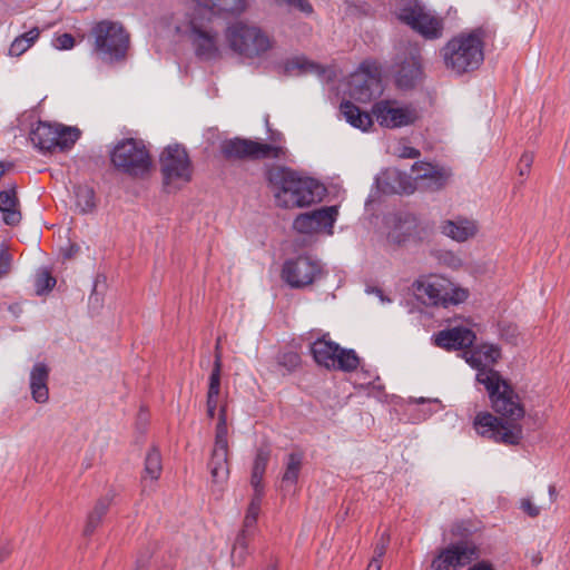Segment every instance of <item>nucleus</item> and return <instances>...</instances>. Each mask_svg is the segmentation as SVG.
<instances>
[{
	"instance_id": "nucleus-1",
	"label": "nucleus",
	"mask_w": 570,
	"mask_h": 570,
	"mask_svg": "<svg viewBox=\"0 0 570 570\" xmlns=\"http://www.w3.org/2000/svg\"><path fill=\"white\" fill-rule=\"evenodd\" d=\"M266 179L275 203L282 208L306 207L321 199L324 191L315 179L303 177L285 166H272Z\"/></svg>"
},
{
	"instance_id": "nucleus-2",
	"label": "nucleus",
	"mask_w": 570,
	"mask_h": 570,
	"mask_svg": "<svg viewBox=\"0 0 570 570\" xmlns=\"http://www.w3.org/2000/svg\"><path fill=\"white\" fill-rule=\"evenodd\" d=\"M483 48V32L481 30H473L453 37L441 49L444 66L455 75L474 71L484 60Z\"/></svg>"
},
{
	"instance_id": "nucleus-3",
	"label": "nucleus",
	"mask_w": 570,
	"mask_h": 570,
	"mask_svg": "<svg viewBox=\"0 0 570 570\" xmlns=\"http://www.w3.org/2000/svg\"><path fill=\"white\" fill-rule=\"evenodd\" d=\"M476 381L489 392L495 413L501 415L502 420L505 419V423L518 424L517 422L524 415V409L519 396L500 373L493 368H481L476 374Z\"/></svg>"
},
{
	"instance_id": "nucleus-4",
	"label": "nucleus",
	"mask_w": 570,
	"mask_h": 570,
	"mask_svg": "<svg viewBox=\"0 0 570 570\" xmlns=\"http://www.w3.org/2000/svg\"><path fill=\"white\" fill-rule=\"evenodd\" d=\"M110 160L114 167L135 179H145L153 168V160L145 142L135 138H126L116 144Z\"/></svg>"
},
{
	"instance_id": "nucleus-5",
	"label": "nucleus",
	"mask_w": 570,
	"mask_h": 570,
	"mask_svg": "<svg viewBox=\"0 0 570 570\" xmlns=\"http://www.w3.org/2000/svg\"><path fill=\"white\" fill-rule=\"evenodd\" d=\"M94 53L106 63L124 61L129 49V33L119 22L104 20L91 29Z\"/></svg>"
},
{
	"instance_id": "nucleus-6",
	"label": "nucleus",
	"mask_w": 570,
	"mask_h": 570,
	"mask_svg": "<svg viewBox=\"0 0 570 570\" xmlns=\"http://www.w3.org/2000/svg\"><path fill=\"white\" fill-rule=\"evenodd\" d=\"M225 38L228 47L244 58H258L267 52L273 42L258 27L237 21L227 27Z\"/></svg>"
},
{
	"instance_id": "nucleus-7",
	"label": "nucleus",
	"mask_w": 570,
	"mask_h": 570,
	"mask_svg": "<svg viewBox=\"0 0 570 570\" xmlns=\"http://www.w3.org/2000/svg\"><path fill=\"white\" fill-rule=\"evenodd\" d=\"M163 183L168 193L181 188L193 177V166L186 149L178 145L166 147L159 158Z\"/></svg>"
},
{
	"instance_id": "nucleus-8",
	"label": "nucleus",
	"mask_w": 570,
	"mask_h": 570,
	"mask_svg": "<svg viewBox=\"0 0 570 570\" xmlns=\"http://www.w3.org/2000/svg\"><path fill=\"white\" fill-rule=\"evenodd\" d=\"M414 293L425 305L459 304L468 298V291L455 287L449 279L431 276L414 284Z\"/></svg>"
},
{
	"instance_id": "nucleus-9",
	"label": "nucleus",
	"mask_w": 570,
	"mask_h": 570,
	"mask_svg": "<svg viewBox=\"0 0 570 570\" xmlns=\"http://www.w3.org/2000/svg\"><path fill=\"white\" fill-rule=\"evenodd\" d=\"M311 353L314 361L327 370L352 372L360 365V358L354 350L343 348L326 336L311 344Z\"/></svg>"
},
{
	"instance_id": "nucleus-10",
	"label": "nucleus",
	"mask_w": 570,
	"mask_h": 570,
	"mask_svg": "<svg viewBox=\"0 0 570 570\" xmlns=\"http://www.w3.org/2000/svg\"><path fill=\"white\" fill-rule=\"evenodd\" d=\"M399 19L425 39H439L443 33V20L417 0H405L399 9Z\"/></svg>"
},
{
	"instance_id": "nucleus-11",
	"label": "nucleus",
	"mask_w": 570,
	"mask_h": 570,
	"mask_svg": "<svg viewBox=\"0 0 570 570\" xmlns=\"http://www.w3.org/2000/svg\"><path fill=\"white\" fill-rule=\"evenodd\" d=\"M481 557L480 546L469 537L439 550L431 562L432 570H459Z\"/></svg>"
},
{
	"instance_id": "nucleus-12",
	"label": "nucleus",
	"mask_w": 570,
	"mask_h": 570,
	"mask_svg": "<svg viewBox=\"0 0 570 570\" xmlns=\"http://www.w3.org/2000/svg\"><path fill=\"white\" fill-rule=\"evenodd\" d=\"M481 557L480 546L469 537L439 550L431 562L432 570H459Z\"/></svg>"
},
{
	"instance_id": "nucleus-13",
	"label": "nucleus",
	"mask_w": 570,
	"mask_h": 570,
	"mask_svg": "<svg viewBox=\"0 0 570 570\" xmlns=\"http://www.w3.org/2000/svg\"><path fill=\"white\" fill-rule=\"evenodd\" d=\"M80 137V131L75 127L51 125L39 121L30 132V140L42 151L70 149Z\"/></svg>"
},
{
	"instance_id": "nucleus-14",
	"label": "nucleus",
	"mask_w": 570,
	"mask_h": 570,
	"mask_svg": "<svg viewBox=\"0 0 570 570\" xmlns=\"http://www.w3.org/2000/svg\"><path fill=\"white\" fill-rule=\"evenodd\" d=\"M188 38L195 55L203 61H213L222 57L220 39L217 31L204 23L195 12L189 21Z\"/></svg>"
},
{
	"instance_id": "nucleus-15",
	"label": "nucleus",
	"mask_w": 570,
	"mask_h": 570,
	"mask_svg": "<svg viewBox=\"0 0 570 570\" xmlns=\"http://www.w3.org/2000/svg\"><path fill=\"white\" fill-rule=\"evenodd\" d=\"M322 276L321 263L305 255L287 259L282 268V278L292 288L309 286Z\"/></svg>"
},
{
	"instance_id": "nucleus-16",
	"label": "nucleus",
	"mask_w": 570,
	"mask_h": 570,
	"mask_svg": "<svg viewBox=\"0 0 570 570\" xmlns=\"http://www.w3.org/2000/svg\"><path fill=\"white\" fill-rule=\"evenodd\" d=\"M474 428L480 435L508 445L519 444L522 439L520 424L504 423L489 412H480L475 416Z\"/></svg>"
},
{
	"instance_id": "nucleus-17",
	"label": "nucleus",
	"mask_w": 570,
	"mask_h": 570,
	"mask_svg": "<svg viewBox=\"0 0 570 570\" xmlns=\"http://www.w3.org/2000/svg\"><path fill=\"white\" fill-rule=\"evenodd\" d=\"M350 96L360 101L368 102L382 94L381 73L374 63L363 62L360 68L351 75Z\"/></svg>"
},
{
	"instance_id": "nucleus-18",
	"label": "nucleus",
	"mask_w": 570,
	"mask_h": 570,
	"mask_svg": "<svg viewBox=\"0 0 570 570\" xmlns=\"http://www.w3.org/2000/svg\"><path fill=\"white\" fill-rule=\"evenodd\" d=\"M376 121L386 128H400L414 124L419 111L411 105H400L395 100H380L372 107Z\"/></svg>"
},
{
	"instance_id": "nucleus-19",
	"label": "nucleus",
	"mask_w": 570,
	"mask_h": 570,
	"mask_svg": "<svg viewBox=\"0 0 570 570\" xmlns=\"http://www.w3.org/2000/svg\"><path fill=\"white\" fill-rule=\"evenodd\" d=\"M336 216V206L322 207L308 213L299 214L295 218L293 227L302 234H315L322 230H327L328 234H332Z\"/></svg>"
},
{
	"instance_id": "nucleus-20",
	"label": "nucleus",
	"mask_w": 570,
	"mask_h": 570,
	"mask_svg": "<svg viewBox=\"0 0 570 570\" xmlns=\"http://www.w3.org/2000/svg\"><path fill=\"white\" fill-rule=\"evenodd\" d=\"M422 77L420 49L411 46L407 56L400 58L399 69L395 76V82L401 89L413 88Z\"/></svg>"
},
{
	"instance_id": "nucleus-21",
	"label": "nucleus",
	"mask_w": 570,
	"mask_h": 570,
	"mask_svg": "<svg viewBox=\"0 0 570 570\" xmlns=\"http://www.w3.org/2000/svg\"><path fill=\"white\" fill-rule=\"evenodd\" d=\"M412 174L415 186L431 191L443 188L449 178V173L444 168L429 163H415L412 166Z\"/></svg>"
},
{
	"instance_id": "nucleus-22",
	"label": "nucleus",
	"mask_w": 570,
	"mask_h": 570,
	"mask_svg": "<svg viewBox=\"0 0 570 570\" xmlns=\"http://www.w3.org/2000/svg\"><path fill=\"white\" fill-rule=\"evenodd\" d=\"M199 14L209 16H240L248 6L249 0H191Z\"/></svg>"
},
{
	"instance_id": "nucleus-23",
	"label": "nucleus",
	"mask_w": 570,
	"mask_h": 570,
	"mask_svg": "<svg viewBox=\"0 0 570 570\" xmlns=\"http://www.w3.org/2000/svg\"><path fill=\"white\" fill-rule=\"evenodd\" d=\"M379 188L385 194H412L416 186L411 176L397 169H387L377 178Z\"/></svg>"
},
{
	"instance_id": "nucleus-24",
	"label": "nucleus",
	"mask_w": 570,
	"mask_h": 570,
	"mask_svg": "<svg viewBox=\"0 0 570 570\" xmlns=\"http://www.w3.org/2000/svg\"><path fill=\"white\" fill-rule=\"evenodd\" d=\"M475 334L465 327L444 330L434 335V343L445 350H463L473 344Z\"/></svg>"
},
{
	"instance_id": "nucleus-25",
	"label": "nucleus",
	"mask_w": 570,
	"mask_h": 570,
	"mask_svg": "<svg viewBox=\"0 0 570 570\" xmlns=\"http://www.w3.org/2000/svg\"><path fill=\"white\" fill-rule=\"evenodd\" d=\"M441 232L446 237L463 243L478 234L479 224L474 219L458 217L455 219L444 220L441 225Z\"/></svg>"
},
{
	"instance_id": "nucleus-26",
	"label": "nucleus",
	"mask_w": 570,
	"mask_h": 570,
	"mask_svg": "<svg viewBox=\"0 0 570 570\" xmlns=\"http://www.w3.org/2000/svg\"><path fill=\"white\" fill-rule=\"evenodd\" d=\"M212 483L223 485L229 476L228 448L214 446L208 462Z\"/></svg>"
},
{
	"instance_id": "nucleus-27",
	"label": "nucleus",
	"mask_w": 570,
	"mask_h": 570,
	"mask_svg": "<svg viewBox=\"0 0 570 570\" xmlns=\"http://www.w3.org/2000/svg\"><path fill=\"white\" fill-rule=\"evenodd\" d=\"M163 472L161 455L157 448L153 446L146 454L145 466L141 474L142 492L154 490V484Z\"/></svg>"
},
{
	"instance_id": "nucleus-28",
	"label": "nucleus",
	"mask_w": 570,
	"mask_h": 570,
	"mask_svg": "<svg viewBox=\"0 0 570 570\" xmlns=\"http://www.w3.org/2000/svg\"><path fill=\"white\" fill-rule=\"evenodd\" d=\"M49 368L43 363H37L30 372V390L37 403H46L49 399Z\"/></svg>"
},
{
	"instance_id": "nucleus-29",
	"label": "nucleus",
	"mask_w": 570,
	"mask_h": 570,
	"mask_svg": "<svg viewBox=\"0 0 570 570\" xmlns=\"http://www.w3.org/2000/svg\"><path fill=\"white\" fill-rule=\"evenodd\" d=\"M252 139L235 137L223 140L219 150L226 160H252Z\"/></svg>"
},
{
	"instance_id": "nucleus-30",
	"label": "nucleus",
	"mask_w": 570,
	"mask_h": 570,
	"mask_svg": "<svg viewBox=\"0 0 570 570\" xmlns=\"http://www.w3.org/2000/svg\"><path fill=\"white\" fill-rule=\"evenodd\" d=\"M16 186L0 191V212L7 225H17L21 220Z\"/></svg>"
},
{
	"instance_id": "nucleus-31",
	"label": "nucleus",
	"mask_w": 570,
	"mask_h": 570,
	"mask_svg": "<svg viewBox=\"0 0 570 570\" xmlns=\"http://www.w3.org/2000/svg\"><path fill=\"white\" fill-rule=\"evenodd\" d=\"M340 110L346 121L355 128L366 131L373 125L372 116L368 112L362 111L351 101H343Z\"/></svg>"
},
{
	"instance_id": "nucleus-32",
	"label": "nucleus",
	"mask_w": 570,
	"mask_h": 570,
	"mask_svg": "<svg viewBox=\"0 0 570 570\" xmlns=\"http://www.w3.org/2000/svg\"><path fill=\"white\" fill-rule=\"evenodd\" d=\"M288 150L283 145H273L271 142L253 140L252 160L283 159L286 158Z\"/></svg>"
},
{
	"instance_id": "nucleus-33",
	"label": "nucleus",
	"mask_w": 570,
	"mask_h": 570,
	"mask_svg": "<svg viewBox=\"0 0 570 570\" xmlns=\"http://www.w3.org/2000/svg\"><path fill=\"white\" fill-rule=\"evenodd\" d=\"M112 494H106L96 502L92 511L88 514L87 518L85 528L87 534L92 533L98 529L104 515L106 514L112 502Z\"/></svg>"
},
{
	"instance_id": "nucleus-34",
	"label": "nucleus",
	"mask_w": 570,
	"mask_h": 570,
	"mask_svg": "<svg viewBox=\"0 0 570 570\" xmlns=\"http://www.w3.org/2000/svg\"><path fill=\"white\" fill-rule=\"evenodd\" d=\"M303 464L302 453H289L287 455L285 471L282 478V488L289 489L296 484Z\"/></svg>"
},
{
	"instance_id": "nucleus-35",
	"label": "nucleus",
	"mask_w": 570,
	"mask_h": 570,
	"mask_svg": "<svg viewBox=\"0 0 570 570\" xmlns=\"http://www.w3.org/2000/svg\"><path fill=\"white\" fill-rule=\"evenodd\" d=\"M40 36L39 28L35 27L29 31L18 36L11 42L9 48V55L12 57H19L23 55L29 48L33 46Z\"/></svg>"
},
{
	"instance_id": "nucleus-36",
	"label": "nucleus",
	"mask_w": 570,
	"mask_h": 570,
	"mask_svg": "<svg viewBox=\"0 0 570 570\" xmlns=\"http://www.w3.org/2000/svg\"><path fill=\"white\" fill-rule=\"evenodd\" d=\"M415 226V218L406 215L404 218H400L395 227L389 233V239L394 244H402L413 234Z\"/></svg>"
},
{
	"instance_id": "nucleus-37",
	"label": "nucleus",
	"mask_w": 570,
	"mask_h": 570,
	"mask_svg": "<svg viewBox=\"0 0 570 570\" xmlns=\"http://www.w3.org/2000/svg\"><path fill=\"white\" fill-rule=\"evenodd\" d=\"M76 205L80 213L88 214L96 207L95 191L89 186H77L75 188Z\"/></svg>"
},
{
	"instance_id": "nucleus-38",
	"label": "nucleus",
	"mask_w": 570,
	"mask_h": 570,
	"mask_svg": "<svg viewBox=\"0 0 570 570\" xmlns=\"http://www.w3.org/2000/svg\"><path fill=\"white\" fill-rule=\"evenodd\" d=\"M285 69L287 72L297 70V73H320L322 68L321 66L307 60L304 57H296L286 62Z\"/></svg>"
},
{
	"instance_id": "nucleus-39",
	"label": "nucleus",
	"mask_w": 570,
	"mask_h": 570,
	"mask_svg": "<svg viewBox=\"0 0 570 570\" xmlns=\"http://www.w3.org/2000/svg\"><path fill=\"white\" fill-rule=\"evenodd\" d=\"M56 278L47 271L40 269L35 278V291L38 295H42L53 288Z\"/></svg>"
},
{
	"instance_id": "nucleus-40",
	"label": "nucleus",
	"mask_w": 570,
	"mask_h": 570,
	"mask_svg": "<svg viewBox=\"0 0 570 570\" xmlns=\"http://www.w3.org/2000/svg\"><path fill=\"white\" fill-rule=\"evenodd\" d=\"M248 547L247 537H237L232 549V562L234 566H240L245 559Z\"/></svg>"
},
{
	"instance_id": "nucleus-41",
	"label": "nucleus",
	"mask_w": 570,
	"mask_h": 570,
	"mask_svg": "<svg viewBox=\"0 0 570 570\" xmlns=\"http://www.w3.org/2000/svg\"><path fill=\"white\" fill-rule=\"evenodd\" d=\"M261 502L262 501H258L257 499L253 498L244 520L245 530L249 531L256 523L258 512L261 509Z\"/></svg>"
},
{
	"instance_id": "nucleus-42",
	"label": "nucleus",
	"mask_w": 570,
	"mask_h": 570,
	"mask_svg": "<svg viewBox=\"0 0 570 570\" xmlns=\"http://www.w3.org/2000/svg\"><path fill=\"white\" fill-rule=\"evenodd\" d=\"M268 460L269 451L267 449H259L256 453L252 471L265 474Z\"/></svg>"
},
{
	"instance_id": "nucleus-43",
	"label": "nucleus",
	"mask_w": 570,
	"mask_h": 570,
	"mask_svg": "<svg viewBox=\"0 0 570 570\" xmlns=\"http://www.w3.org/2000/svg\"><path fill=\"white\" fill-rule=\"evenodd\" d=\"M479 352L491 364L495 363L501 356L500 350L494 345H483Z\"/></svg>"
},
{
	"instance_id": "nucleus-44",
	"label": "nucleus",
	"mask_w": 570,
	"mask_h": 570,
	"mask_svg": "<svg viewBox=\"0 0 570 570\" xmlns=\"http://www.w3.org/2000/svg\"><path fill=\"white\" fill-rule=\"evenodd\" d=\"M279 4H286L298 9L299 11L309 14L313 12V7L307 0H275Z\"/></svg>"
},
{
	"instance_id": "nucleus-45",
	"label": "nucleus",
	"mask_w": 570,
	"mask_h": 570,
	"mask_svg": "<svg viewBox=\"0 0 570 570\" xmlns=\"http://www.w3.org/2000/svg\"><path fill=\"white\" fill-rule=\"evenodd\" d=\"M53 46L60 50H68L75 46V39L70 33H62L55 38Z\"/></svg>"
},
{
	"instance_id": "nucleus-46",
	"label": "nucleus",
	"mask_w": 570,
	"mask_h": 570,
	"mask_svg": "<svg viewBox=\"0 0 570 570\" xmlns=\"http://www.w3.org/2000/svg\"><path fill=\"white\" fill-rule=\"evenodd\" d=\"M520 509L531 518L538 517L541 511V508L534 504L530 498L521 499Z\"/></svg>"
},
{
	"instance_id": "nucleus-47",
	"label": "nucleus",
	"mask_w": 570,
	"mask_h": 570,
	"mask_svg": "<svg viewBox=\"0 0 570 570\" xmlns=\"http://www.w3.org/2000/svg\"><path fill=\"white\" fill-rule=\"evenodd\" d=\"M220 372H222V361H220V355L217 354L215 362H214V367H213L212 374L209 376V386L220 387Z\"/></svg>"
},
{
	"instance_id": "nucleus-48",
	"label": "nucleus",
	"mask_w": 570,
	"mask_h": 570,
	"mask_svg": "<svg viewBox=\"0 0 570 570\" xmlns=\"http://www.w3.org/2000/svg\"><path fill=\"white\" fill-rule=\"evenodd\" d=\"M263 476L264 474L252 471L250 484L254 488V498L262 501L263 497Z\"/></svg>"
},
{
	"instance_id": "nucleus-49",
	"label": "nucleus",
	"mask_w": 570,
	"mask_h": 570,
	"mask_svg": "<svg viewBox=\"0 0 570 570\" xmlns=\"http://www.w3.org/2000/svg\"><path fill=\"white\" fill-rule=\"evenodd\" d=\"M12 257L8 253L7 249H4L2 246H0V278L7 275L11 267Z\"/></svg>"
},
{
	"instance_id": "nucleus-50",
	"label": "nucleus",
	"mask_w": 570,
	"mask_h": 570,
	"mask_svg": "<svg viewBox=\"0 0 570 570\" xmlns=\"http://www.w3.org/2000/svg\"><path fill=\"white\" fill-rule=\"evenodd\" d=\"M533 155L531 153H524L521 158H520V161H519V166H518V169H519V175L520 176H525L529 174L530 171V168L532 166V163H533Z\"/></svg>"
},
{
	"instance_id": "nucleus-51",
	"label": "nucleus",
	"mask_w": 570,
	"mask_h": 570,
	"mask_svg": "<svg viewBox=\"0 0 570 570\" xmlns=\"http://www.w3.org/2000/svg\"><path fill=\"white\" fill-rule=\"evenodd\" d=\"M227 434V426L216 425L214 446L228 448Z\"/></svg>"
},
{
	"instance_id": "nucleus-52",
	"label": "nucleus",
	"mask_w": 570,
	"mask_h": 570,
	"mask_svg": "<svg viewBox=\"0 0 570 570\" xmlns=\"http://www.w3.org/2000/svg\"><path fill=\"white\" fill-rule=\"evenodd\" d=\"M389 538L381 537V539L375 543L373 558H377V561H381L389 548Z\"/></svg>"
},
{
	"instance_id": "nucleus-53",
	"label": "nucleus",
	"mask_w": 570,
	"mask_h": 570,
	"mask_svg": "<svg viewBox=\"0 0 570 570\" xmlns=\"http://www.w3.org/2000/svg\"><path fill=\"white\" fill-rule=\"evenodd\" d=\"M476 531L478 528L471 521H462L456 524L452 534H473Z\"/></svg>"
},
{
	"instance_id": "nucleus-54",
	"label": "nucleus",
	"mask_w": 570,
	"mask_h": 570,
	"mask_svg": "<svg viewBox=\"0 0 570 570\" xmlns=\"http://www.w3.org/2000/svg\"><path fill=\"white\" fill-rule=\"evenodd\" d=\"M301 358L296 353H286L281 357V364L288 367H296L299 365Z\"/></svg>"
},
{
	"instance_id": "nucleus-55",
	"label": "nucleus",
	"mask_w": 570,
	"mask_h": 570,
	"mask_svg": "<svg viewBox=\"0 0 570 570\" xmlns=\"http://www.w3.org/2000/svg\"><path fill=\"white\" fill-rule=\"evenodd\" d=\"M268 130V140L273 145H283L285 144V137L283 132L278 130H272L271 128H267Z\"/></svg>"
},
{
	"instance_id": "nucleus-56",
	"label": "nucleus",
	"mask_w": 570,
	"mask_h": 570,
	"mask_svg": "<svg viewBox=\"0 0 570 570\" xmlns=\"http://www.w3.org/2000/svg\"><path fill=\"white\" fill-rule=\"evenodd\" d=\"M481 358H482V356H481L480 352H476V353L472 354L469 358H466L468 363L472 367L478 370V373L480 372L481 368H490L487 365H482Z\"/></svg>"
},
{
	"instance_id": "nucleus-57",
	"label": "nucleus",
	"mask_w": 570,
	"mask_h": 570,
	"mask_svg": "<svg viewBox=\"0 0 570 570\" xmlns=\"http://www.w3.org/2000/svg\"><path fill=\"white\" fill-rule=\"evenodd\" d=\"M400 156L403 158H417L420 156V151L413 147H403Z\"/></svg>"
},
{
	"instance_id": "nucleus-58",
	"label": "nucleus",
	"mask_w": 570,
	"mask_h": 570,
	"mask_svg": "<svg viewBox=\"0 0 570 570\" xmlns=\"http://www.w3.org/2000/svg\"><path fill=\"white\" fill-rule=\"evenodd\" d=\"M217 403H218V400L207 397V415L209 419H213L215 416Z\"/></svg>"
},
{
	"instance_id": "nucleus-59",
	"label": "nucleus",
	"mask_w": 570,
	"mask_h": 570,
	"mask_svg": "<svg viewBox=\"0 0 570 570\" xmlns=\"http://www.w3.org/2000/svg\"><path fill=\"white\" fill-rule=\"evenodd\" d=\"M469 570H494L492 564L488 561H480L473 564Z\"/></svg>"
},
{
	"instance_id": "nucleus-60",
	"label": "nucleus",
	"mask_w": 570,
	"mask_h": 570,
	"mask_svg": "<svg viewBox=\"0 0 570 570\" xmlns=\"http://www.w3.org/2000/svg\"><path fill=\"white\" fill-rule=\"evenodd\" d=\"M217 425L227 426V414L225 405H223L219 410Z\"/></svg>"
},
{
	"instance_id": "nucleus-61",
	"label": "nucleus",
	"mask_w": 570,
	"mask_h": 570,
	"mask_svg": "<svg viewBox=\"0 0 570 570\" xmlns=\"http://www.w3.org/2000/svg\"><path fill=\"white\" fill-rule=\"evenodd\" d=\"M220 387L208 386L207 397L218 400Z\"/></svg>"
},
{
	"instance_id": "nucleus-62",
	"label": "nucleus",
	"mask_w": 570,
	"mask_h": 570,
	"mask_svg": "<svg viewBox=\"0 0 570 570\" xmlns=\"http://www.w3.org/2000/svg\"><path fill=\"white\" fill-rule=\"evenodd\" d=\"M367 570H381V561H377V558H372L367 566Z\"/></svg>"
},
{
	"instance_id": "nucleus-63",
	"label": "nucleus",
	"mask_w": 570,
	"mask_h": 570,
	"mask_svg": "<svg viewBox=\"0 0 570 570\" xmlns=\"http://www.w3.org/2000/svg\"><path fill=\"white\" fill-rule=\"evenodd\" d=\"M78 250H79V247L77 245H71L69 247L68 252L65 254V257L71 258Z\"/></svg>"
},
{
	"instance_id": "nucleus-64",
	"label": "nucleus",
	"mask_w": 570,
	"mask_h": 570,
	"mask_svg": "<svg viewBox=\"0 0 570 570\" xmlns=\"http://www.w3.org/2000/svg\"><path fill=\"white\" fill-rule=\"evenodd\" d=\"M549 494H550L551 500H553L554 497H556V488H554V485H550L549 487Z\"/></svg>"
}]
</instances>
